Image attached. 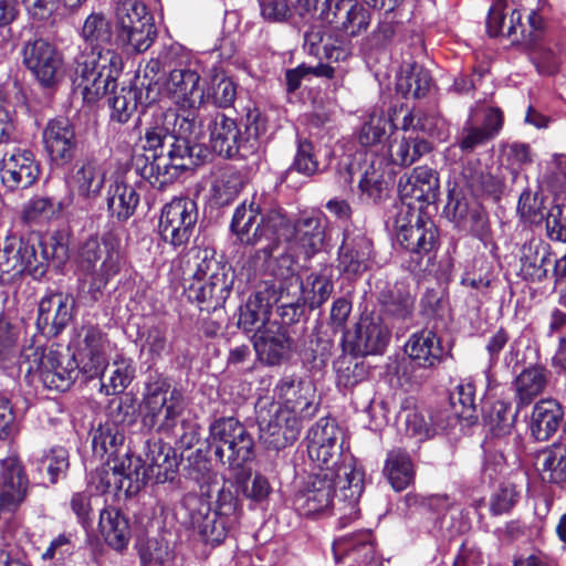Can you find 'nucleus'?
<instances>
[{
    "label": "nucleus",
    "instance_id": "obj_4",
    "mask_svg": "<svg viewBox=\"0 0 566 566\" xmlns=\"http://www.w3.org/2000/svg\"><path fill=\"white\" fill-rule=\"evenodd\" d=\"M20 327L0 315V366L8 368L19 363V371L24 370V379L35 387L42 386L56 394L71 389V371L62 364V354L51 349L45 354L42 346L20 349Z\"/></svg>",
    "mask_w": 566,
    "mask_h": 566
},
{
    "label": "nucleus",
    "instance_id": "obj_22",
    "mask_svg": "<svg viewBox=\"0 0 566 566\" xmlns=\"http://www.w3.org/2000/svg\"><path fill=\"white\" fill-rule=\"evenodd\" d=\"M323 6L319 21L334 25L346 36H359L371 22L370 11L355 0H324Z\"/></svg>",
    "mask_w": 566,
    "mask_h": 566
},
{
    "label": "nucleus",
    "instance_id": "obj_23",
    "mask_svg": "<svg viewBox=\"0 0 566 566\" xmlns=\"http://www.w3.org/2000/svg\"><path fill=\"white\" fill-rule=\"evenodd\" d=\"M178 460L174 448L160 439L148 440L145 444L144 459H133L135 473H143V486L153 481L165 483L174 479Z\"/></svg>",
    "mask_w": 566,
    "mask_h": 566
},
{
    "label": "nucleus",
    "instance_id": "obj_27",
    "mask_svg": "<svg viewBox=\"0 0 566 566\" xmlns=\"http://www.w3.org/2000/svg\"><path fill=\"white\" fill-rule=\"evenodd\" d=\"M374 256V245L364 229L347 224L338 248V266L343 272L357 274L366 271Z\"/></svg>",
    "mask_w": 566,
    "mask_h": 566
},
{
    "label": "nucleus",
    "instance_id": "obj_60",
    "mask_svg": "<svg viewBox=\"0 0 566 566\" xmlns=\"http://www.w3.org/2000/svg\"><path fill=\"white\" fill-rule=\"evenodd\" d=\"M420 130L427 135L444 138L446 122L439 116L432 114H412L403 117L402 129Z\"/></svg>",
    "mask_w": 566,
    "mask_h": 566
},
{
    "label": "nucleus",
    "instance_id": "obj_12",
    "mask_svg": "<svg viewBox=\"0 0 566 566\" xmlns=\"http://www.w3.org/2000/svg\"><path fill=\"white\" fill-rule=\"evenodd\" d=\"M274 235L258 253H262L264 259H269L268 271L277 282V296L286 301L287 298L298 300L303 291V282L297 272L295 249L282 238Z\"/></svg>",
    "mask_w": 566,
    "mask_h": 566
},
{
    "label": "nucleus",
    "instance_id": "obj_29",
    "mask_svg": "<svg viewBox=\"0 0 566 566\" xmlns=\"http://www.w3.org/2000/svg\"><path fill=\"white\" fill-rule=\"evenodd\" d=\"M255 354L260 361L274 366L280 364L290 350V338L279 322L259 326L252 336Z\"/></svg>",
    "mask_w": 566,
    "mask_h": 566
},
{
    "label": "nucleus",
    "instance_id": "obj_55",
    "mask_svg": "<svg viewBox=\"0 0 566 566\" xmlns=\"http://www.w3.org/2000/svg\"><path fill=\"white\" fill-rule=\"evenodd\" d=\"M242 188V176L238 171L226 170L212 184V198L217 205L227 206L238 197Z\"/></svg>",
    "mask_w": 566,
    "mask_h": 566
},
{
    "label": "nucleus",
    "instance_id": "obj_59",
    "mask_svg": "<svg viewBox=\"0 0 566 566\" xmlns=\"http://www.w3.org/2000/svg\"><path fill=\"white\" fill-rule=\"evenodd\" d=\"M485 421L492 434L496 437L509 434L514 426L511 405L502 400L493 402L486 412Z\"/></svg>",
    "mask_w": 566,
    "mask_h": 566
},
{
    "label": "nucleus",
    "instance_id": "obj_28",
    "mask_svg": "<svg viewBox=\"0 0 566 566\" xmlns=\"http://www.w3.org/2000/svg\"><path fill=\"white\" fill-rule=\"evenodd\" d=\"M128 464L122 462L119 465L107 463L98 469L94 476L97 491L101 492H124L125 495L136 494L143 488V473H135L133 458L127 459Z\"/></svg>",
    "mask_w": 566,
    "mask_h": 566
},
{
    "label": "nucleus",
    "instance_id": "obj_20",
    "mask_svg": "<svg viewBox=\"0 0 566 566\" xmlns=\"http://www.w3.org/2000/svg\"><path fill=\"white\" fill-rule=\"evenodd\" d=\"M413 217L415 213H410L409 209L398 214L395 226L397 241L406 250L427 256L429 262L438 247V229L433 221L420 216H417L412 223Z\"/></svg>",
    "mask_w": 566,
    "mask_h": 566
},
{
    "label": "nucleus",
    "instance_id": "obj_36",
    "mask_svg": "<svg viewBox=\"0 0 566 566\" xmlns=\"http://www.w3.org/2000/svg\"><path fill=\"white\" fill-rule=\"evenodd\" d=\"M549 371L542 366L524 368L514 379L513 387L517 406H528L542 395L548 384Z\"/></svg>",
    "mask_w": 566,
    "mask_h": 566
},
{
    "label": "nucleus",
    "instance_id": "obj_19",
    "mask_svg": "<svg viewBox=\"0 0 566 566\" xmlns=\"http://www.w3.org/2000/svg\"><path fill=\"white\" fill-rule=\"evenodd\" d=\"M23 64L44 88L55 87L63 77V59L57 49L44 39L24 44Z\"/></svg>",
    "mask_w": 566,
    "mask_h": 566
},
{
    "label": "nucleus",
    "instance_id": "obj_35",
    "mask_svg": "<svg viewBox=\"0 0 566 566\" xmlns=\"http://www.w3.org/2000/svg\"><path fill=\"white\" fill-rule=\"evenodd\" d=\"M279 302L281 303V307L285 308L283 306V302L285 301L277 296L275 289L272 292H270V290L258 291L249 297L245 306L241 308L239 326L247 332L254 331L255 333L259 326L273 323L274 321L270 319L271 307Z\"/></svg>",
    "mask_w": 566,
    "mask_h": 566
},
{
    "label": "nucleus",
    "instance_id": "obj_52",
    "mask_svg": "<svg viewBox=\"0 0 566 566\" xmlns=\"http://www.w3.org/2000/svg\"><path fill=\"white\" fill-rule=\"evenodd\" d=\"M92 449L96 457L103 458L105 454H114L118 446L124 441L123 430L115 423L106 421L99 424L91 433Z\"/></svg>",
    "mask_w": 566,
    "mask_h": 566
},
{
    "label": "nucleus",
    "instance_id": "obj_62",
    "mask_svg": "<svg viewBox=\"0 0 566 566\" xmlns=\"http://www.w3.org/2000/svg\"><path fill=\"white\" fill-rule=\"evenodd\" d=\"M210 93L206 94V102L212 101L217 107H229L237 96L235 83L224 75H214L211 80Z\"/></svg>",
    "mask_w": 566,
    "mask_h": 566
},
{
    "label": "nucleus",
    "instance_id": "obj_14",
    "mask_svg": "<svg viewBox=\"0 0 566 566\" xmlns=\"http://www.w3.org/2000/svg\"><path fill=\"white\" fill-rule=\"evenodd\" d=\"M208 128L212 150L224 158H233L241 151L251 153L260 135L255 119L242 133L237 122L222 113L212 116Z\"/></svg>",
    "mask_w": 566,
    "mask_h": 566
},
{
    "label": "nucleus",
    "instance_id": "obj_16",
    "mask_svg": "<svg viewBox=\"0 0 566 566\" xmlns=\"http://www.w3.org/2000/svg\"><path fill=\"white\" fill-rule=\"evenodd\" d=\"M120 261L119 243L111 234L101 239L97 235H90L77 250L78 264L92 272L95 280L103 285L119 272Z\"/></svg>",
    "mask_w": 566,
    "mask_h": 566
},
{
    "label": "nucleus",
    "instance_id": "obj_53",
    "mask_svg": "<svg viewBox=\"0 0 566 566\" xmlns=\"http://www.w3.org/2000/svg\"><path fill=\"white\" fill-rule=\"evenodd\" d=\"M166 113H161L155 120L154 125L145 132L144 148L148 153L146 159L150 163L151 156L165 154L164 149L168 147L169 140L172 138L174 124L166 123Z\"/></svg>",
    "mask_w": 566,
    "mask_h": 566
},
{
    "label": "nucleus",
    "instance_id": "obj_17",
    "mask_svg": "<svg viewBox=\"0 0 566 566\" xmlns=\"http://www.w3.org/2000/svg\"><path fill=\"white\" fill-rule=\"evenodd\" d=\"M198 209L189 198H175L161 208L158 232L164 242L172 248H184L193 234Z\"/></svg>",
    "mask_w": 566,
    "mask_h": 566
},
{
    "label": "nucleus",
    "instance_id": "obj_3",
    "mask_svg": "<svg viewBox=\"0 0 566 566\" xmlns=\"http://www.w3.org/2000/svg\"><path fill=\"white\" fill-rule=\"evenodd\" d=\"M184 394L161 374L150 375L139 405L140 423L147 431L170 438L180 449L192 448L200 439L199 426L182 418Z\"/></svg>",
    "mask_w": 566,
    "mask_h": 566
},
{
    "label": "nucleus",
    "instance_id": "obj_25",
    "mask_svg": "<svg viewBox=\"0 0 566 566\" xmlns=\"http://www.w3.org/2000/svg\"><path fill=\"white\" fill-rule=\"evenodd\" d=\"M40 174V165L30 149L15 147L0 160L1 185L9 191L30 188Z\"/></svg>",
    "mask_w": 566,
    "mask_h": 566
},
{
    "label": "nucleus",
    "instance_id": "obj_63",
    "mask_svg": "<svg viewBox=\"0 0 566 566\" xmlns=\"http://www.w3.org/2000/svg\"><path fill=\"white\" fill-rule=\"evenodd\" d=\"M397 27L392 17L381 18L374 31L366 38L365 45L369 51L387 49L395 39Z\"/></svg>",
    "mask_w": 566,
    "mask_h": 566
},
{
    "label": "nucleus",
    "instance_id": "obj_61",
    "mask_svg": "<svg viewBox=\"0 0 566 566\" xmlns=\"http://www.w3.org/2000/svg\"><path fill=\"white\" fill-rule=\"evenodd\" d=\"M99 337L95 331H88L85 335V343L90 349V360L77 365L80 371L87 378H94L104 374L105 357L98 346Z\"/></svg>",
    "mask_w": 566,
    "mask_h": 566
},
{
    "label": "nucleus",
    "instance_id": "obj_6",
    "mask_svg": "<svg viewBox=\"0 0 566 566\" xmlns=\"http://www.w3.org/2000/svg\"><path fill=\"white\" fill-rule=\"evenodd\" d=\"M191 280L185 281V293L191 302L200 304L201 311H214L229 297L234 283L230 265L218 262L208 250H196L189 262Z\"/></svg>",
    "mask_w": 566,
    "mask_h": 566
},
{
    "label": "nucleus",
    "instance_id": "obj_9",
    "mask_svg": "<svg viewBox=\"0 0 566 566\" xmlns=\"http://www.w3.org/2000/svg\"><path fill=\"white\" fill-rule=\"evenodd\" d=\"M208 447L230 469H241L253 458L254 441L235 418H220L209 427Z\"/></svg>",
    "mask_w": 566,
    "mask_h": 566
},
{
    "label": "nucleus",
    "instance_id": "obj_47",
    "mask_svg": "<svg viewBox=\"0 0 566 566\" xmlns=\"http://www.w3.org/2000/svg\"><path fill=\"white\" fill-rule=\"evenodd\" d=\"M406 432L409 436L418 438L420 441L431 438L432 436L444 432L455 426V419L450 418L449 422L444 420V413L439 412L431 417L429 426L423 416L415 410H409L405 416Z\"/></svg>",
    "mask_w": 566,
    "mask_h": 566
},
{
    "label": "nucleus",
    "instance_id": "obj_24",
    "mask_svg": "<svg viewBox=\"0 0 566 566\" xmlns=\"http://www.w3.org/2000/svg\"><path fill=\"white\" fill-rule=\"evenodd\" d=\"M274 211H281V209H271L262 214L261 206L254 199L249 205L244 201L234 210L230 224L231 231L241 243L247 245H256L263 240L268 242L276 235V229L266 224Z\"/></svg>",
    "mask_w": 566,
    "mask_h": 566
},
{
    "label": "nucleus",
    "instance_id": "obj_39",
    "mask_svg": "<svg viewBox=\"0 0 566 566\" xmlns=\"http://www.w3.org/2000/svg\"><path fill=\"white\" fill-rule=\"evenodd\" d=\"M384 475L395 491L406 490L415 478L413 463L409 453L400 448L390 450L385 461Z\"/></svg>",
    "mask_w": 566,
    "mask_h": 566
},
{
    "label": "nucleus",
    "instance_id": "obj_56",
    "mask_svg": "<svg viewBox=\"0 0 566 566\" xmlns=\"http://www.w3.org/2000/svg\"><path fill=\"white\" fill-rule=\"evenodd\" d=\"M62 202H53L46 197L31 198L23 207L22 221L28 224L38 223L41 220L56 219L63 210Z\"/></svg>",
    "mask_w": 566,
    "mask_h": 566
},
{
    "label": "nucleus",
    "instance_id": "obj_46",
    "mask_svg": "<svg viewBox=\"0 0 566 566\" xmlns=\"http://www.w3.org/2000/svg\"><path fill=\"white\" fill-rule=\"evenodd\" d=\"M520 261L524 279L539 282L546 277V263H551V260L537 240H530L523 244Z\"/></svg>",
    "mask_w": 566,
    "mask_h": 566
},
{
    "label": "nucleus",
    "instance_id": "obj_18",
    "mask_svg": "<svg viewBox=\"0 0 566 566\" xmlns=\"http://www.w3.org/2000/svg\"><path fill=\"white\" fill-rule=\"evenodd\" d=\"M201 76L190 62H178L169 70L165 90L174 103L186 116L195 117L196 112L206 103V91L200 84Z\"/></svg>",
    "mask_w": 566,
    "mask_h": 566
},
{
    "label": "nucleus",
    "instance_id": "obj_49",
    "mask_svg": "<svg viewBox=\"0 0 566 566\" xmlns=\"http://www.w3.org/2000/svg\"><path fill=\"white\" fill-rule=\"evenodd\" d=\"M358 198L364 203H377L387 192V184L380 163L371 161L364 170L358 182Z\"/></svg>",
    "mask_w": 566,
    "mask_h": 566
},
{
    "label": "nucleus",
    "instance_id": "obj_42",
    "mask_svg": "<svg viewBox=\"0 0 566 566\" xmlns=\"http://www.w3.org/2000/svg\"><path fill=\"white\" fill-rule=\"evenodd\" d=\"M114 96L108 99L112 108L111 118L118 123H126L136 111L137 105H149L156 101V94L150 96L151 88L147 90L145 101L142 99L140 93L136 87H123L119 92L109 90Z\"/></svg>",
    "mask_w": 566,
    "mask_h": 566
},
{
    "label": "nucleus",
    "instance_id": "obj_15",
    "mask_svg": "<svg viewBox=\"0 0 566 566\" xmlns=\"http://www.w3.org/2000/svg\"><path fill=\"white\" fill-rule=\"evenodd\" d=\"M307 453L322 471L337 472L350 454H343L342 432L329 418H321L307 433Z\"/></svg>",
    "mask_w": 566,
    "mask_h": 566
},
{
    "label": "nucleus",
    "instance_id": "obj_54",
    "mask_svg": "<svg viewBox=\"0 0 566 566\" xmlns=\"http://www.w3.org/2000/svg\"><path fill=\"white\" fill-rule=\"evenodd\" d=\"M450 402L453 415L450 416L447 411H442L447 422H449L450 418H454L455 423L459 418L470 419L475 410V390L473 384L470 381L459 384L450 396Z\"/></svg>",
    "mask_w": 566,
    "mask_h": 566
},
{
    "label": "nucleus",
    "instance_id": "obj_10",
    "mask_svg": "<svg viewBox=\"0 0 566 566\" xmlns=\"http://www.w3.org/2000/svg\"><path fill=\"white\" fill-rule=\"evenodd\" d=\"M268 227L276 229L277 238L289 241L298 253L310 259L323 247L326 230V217L323 213L302 216L292 223L283 211H274L266 221Z\"/></svg>",
    "mask_w": 566,
    "mask_h": 566
},
{
    "label": "nucleus",
    "instance_id": "obj_1",
    "mask_svg": "<svg viewBox=\"0 0 566 566\" xmlns=\"http://www.w3.org/2000/svg\"><path fill=\"white\" fill-rule=\"evenodd\" d=\"M70 233L57 231L51 237L50 247L40 231L20 235L8 234L0 239V284L12 285L23 276L41 280L49 265L66 272L71 258Z\"/></svg>",
    "mask_w": 566,
    "mask_h": 566
},
{
    "label": "nucleus",
    "instance_id": "obj_2",
    "mask_svg": "<svg viewBox=\"0 0 566 566\" xmlns=\"http://www.w3.org/2000/svg\"><path fill=\"white\" fill-rule=\"evenodd\" d=\"M365 488V472L355 459L349 458L335 473L321 471L310 478L304 489L300 490L293 500L295 510L305 516L325 513L334 506L335 490L336 510L339 522L345 526L358 517V502Z\"/></svg>",
    "mask_w": 566,
    "mask_h": 566
},
{
    "label": "nucleus",
    "instance_id": "obj_33",
    "mask_svg": "<svg viewBox=\"0 0 566 566\" xmlns=\"http://www.w3.org/2000/svg\"><path fill=\"white\" fill-rule=\"evenodd\" d=\"M405 352L422 368L438 366L446 356L440 338L430 329H422L410 335L405 345Z\"/></svg>",
    "mask_w": 566,
    "mask_h": 566
},
{
    "label": "nucleus",
    "instance_id": "obj_11",
    "mask_svg": "<svg viewBox=\"0 0 566 566\" xmlns=\"http://www.w3.org/2000/svg\"><path fill=\"white\" fill-rule=\"evenodd\" d=\"M256 422L260 440L268 449L282 450L293 444L302 429L300 417L281 407L268 397L255 403Z\"/></svg>",
    "mask_w": 566,
    "mask_h": 566
},
{
    "label": "nucleus",
    "instance_id": "obj_21",
    "mask_svg": "<svg viewBox=\"0 0 566 566\" xmlns=\"http://www.w3.org/2000/svg\"><path fill=\"white\" fill-rule=\"evenodd\" d=\"M390 328L380 314L366 313L359 317L353 332L344 333V342L355 355L381 354L390 342Z\"/></svg>",
    "mask_w": 566,
    "mask_h": 566
},
{
    "label": "nucleus",
    "instance_id": "obj_31",
    "mask_svg": "<svg viewBox=\"0 0 566 566\" xmlns=\"http://www.w3.org/2000/svg\"><path fill=\"white\" fill-rule=\"evenodd\" d=\"M71 323L69 296L61 293L43 297L39 303L36 326L48 337L59 336Z\"/></svg>",
    "mask_w": 566,
    "mask_h": 566
},
{
    "label": "nucleus",
    "instance_id": "obj_5",
    "mask_svg": "<svg viewBox=\"0 0 566 566\" xmlns=\"http://www.w3.org/2000/svg\"><path fill=\"white\" fill-rule=\"evenodd\" d=\"M165 117L166 123L174 124L168 149L159 156L153 155L151 161L143 169L144 177L158 188L174 182L184 170L203 163L208 155L207 148L192 137L196 129L195 117L180 115L172 109L167 111Z\"/></svg>",
    "mask_w": 566,
    "mask_h": 566
},
{
    "label": "nucleus",
    "instance_id": "obj_44",
    "mask_svg": "<svg viewBox=\"0 0 566 566\" xmlns=\"http://www.w3.org/2000/svg\"><path fill=\"white\" fill-rule=\"evenodd\" d=\"M139 202V195L132 185L116 180L109 186L107 207L112 216L119 221L129 219Z\"/></svg>",
    "mask_w": 566,
    "mask_h": 566
},
{
    "label": "nucleus",
    "instance_id": "obj_30",
    "mask_svg": "<svg viewBox=\"0 0 566 566\" xmlns=\"http://www.w3.org/2000/svg\"><path fill=\"white\" fill-rule=\"evenodd\" d=\"M43 143L54 169L71 163V119L60 115L49 120L43 130Z\"/></svg>",
    "mask_w": 566,
    "mask_h": 566
},
{
    "label": "nucleus",
    "instance_id": "obj_26",
    "mask_svg": "<svg viewBox=\"0 0 566 566\" xmlns=\"http://www.w3.org/2000/svg\"><path fill=\"white\" fill-rule=\"evenodd\" d=\"M275 403L281 410H289L300 420L311 419L316 415L317 403L314 402L315 388L311 381L295 377H283L274 387Z\"/></svg>",
    "mask_w": 566,
    "mask_h": 566
},
{
    "label": "nucleus",
    "instance_id": "obj_64",
    "mask_svg": "<svg viewBox=\"0 0 566 566\" xmlns=\"http://www.w3.org/2000/svg\"><path fill=\"white\" fill-rule=\"evenodd\" d=\"M336 382L338 387L352 388L365 377V367L347 357L335 361Z\"/></svg>",
    "mask_w": 566,
    "mask_h": 566
},
{
    "label": "nucleus",
    "instance_id": "obj_50",
    "mask_svg": "<svg viewBox=\"0 0 566 566\" xmlns=\"http://www.w3.org/2000/svg\"><path fill=\"white\" fill-rule=\"evenodd\" d=\"M504 3L502 0L496 1L489 10V15L486 20V29L488 33L491 36L505 35L507 38L517 34L518 29H521V33H524L523 27L521 24L522 14L520 11L513 10L510 17L509 23L506 22V18L503 13Z\"/></svg>",
    "mask_w": 566,
    "mask_h": 566
},
{
    "label": "nucleus",
    "instance_id": "obj_43",
    "mask_svg": "<svg viewBox=\"0 0 566 566\" xmlns=\"http://www.w3.org/2000/svg\"><path fill=\"white\" fill-rule=\"evenodd\" d=\"M431 150L428 140L409 136L395 137L389 144V156L395 165L409 167Z\"/></svg>",
    "mask_w": 566,
    "mask_h": 566
},
{
    "label": "nucleus",
    "instance_id": "obj_34",
    "mask_svg": "<svg viewBox=\"0 0 566 566\" xmlns=\"http://www.w3.org/2000/svg\"><path fill=\"white\" fill-rule=\"evenodd\" d=\"M564 419L562 405L555 399L537 401L531 412L528 429L537 441H547L559 429Z\"/></svg>",
    "mask_w": 566,
    "mask_h": 566
},
{
    "label": "nucleus",
    "instance_id": "obj_51",
    "mask_svg": "<svg viewBox=\"0 0 566 566\" xmlns=\"http://www.w3.org/2000/svg\"><path fill=\"white\" fill-rule=\"evenodd\" d=\"M431 84L430 73L413 63L402 71L397 80V90L405 96L419 98L424 96Z\"/></svg>",
    "mask_w": 566,
    "mask_h": 566
},
{
    "label": "nucleus",
    "instance_id": "obj_37",
    "mask_svg": "<svg viewBox=\"0 0 566 566\" xmlns=\"http://www.w3.org/2000/svg\"><path fill=\"white\" fill-rule=\"evenodd\" d=\"M98 531L107 545L116 551L124 549L129 542V524L118 509L106 507L101 511Z\"/></svg>",
    "mask_w": 566,
    "mask_h": 566
},
{
    "label": "nucleus",
    "instance_id": "obj_57",
    "mask_svg": "<svg viewBox=\"0 0 566 566\" xmlns=\"http://www.w3.org/2000/svg\"><path fill=\"white\" fill-rule=\"evenodd\" d=\"M542 470L549 482H566V442L554 443L544 452Z\"/></svg>",
    "mask_w": 566,
    "mask_h": 566
},
{
    "label": "nucleus",
    "instance_id": "obj_45",
    "mask_svg": "<svg viewBox=\"0 0 566 566\" xmlns=\"http://www.w3.org/2000/svg\"><path fill=\"white\" fill-rule=\"evenodd\" d=\"M31 465L41 478L46 474L51 483H55L60 478H66V471L70 465L69 451L65 448H52L49 452L34 454L31 459Z\"/></svg>",
    "mask_w": 566,
    "mask_h": 566
},
{
    "label": "nucleus",
    "instance_id": "obj_48",
    "mask_svg": "<svg viewBox=\"0 0 566 566\" xmlns=\"http://www.w3.org/2000/svg\"><path fill=\"white\" fill-rule=\"evenodd\" d=\"M105 181V171L96 160H87L77 169L73 182L77 195L93 198L99 195Z\"/></svg>",
    "mask_w": 566,
    "mask_h": 566
},
{
    "label": "nucleus",
    "instance_id": "obj_7",
    "mask_svg": "<svg viewBox=\"0 0 566 566\" xmlns=\"http://www.w3.org/2000/svg\"><path fill=\"white\" fill-rule=\"evenodd\" d=\"M181 507L186 513L187 523L197 530L206 543H222L235 522L237 503L230 493L219 495L217 506L211 510L210 503L197 494L184 496Z\"/></svg>",
    "mask_w": 566,
    "mask_h": 566
},
{
    "label": "nucleus",
    "instance_id": "obj_41",
    "mask_svg": "<svg viewBox=\"0 0 566 566\" xmlns=\"http://www.w3.org/2000/svg\"><path fill=\"white\" fill-rule=\"evenodd\" d=\"M333 291V283L327 275L323 273H312L303 284V291L298 300L287 298L283 302L284 307L292 308L294 314L301 307V301L308 302L312 310L319 307L327 301Z\"/></svg>",
    "mask_w": 566,
    "mask_h": 566
},
{
    "label": "nucleus",
    "instance_id": "obj_13",
    "mask_svg": "<svg viewBox=\"0 0 566 566\" xmlns=\"http://www.w3.org/2000/svg\"><path fill=\"white\" fill-rule=\"evenodd\" d=\"M117 36L136 52H145L153 44L156 28L153 15L139 0H120L116 7Z\"/></svg>",
    "mask_w": 566,
    "mask_h": 566
},
{
    "label": "nucleus",
    "instance_id": "obj_32",
    "mask_svg": "<svg viewBox=\"0 0 566 566\" xmlns=\"http://www.w3.org/2000/svg\"><path fill=\"white\" fill-rule=\"evenodd\" d=\"M398 191L401 199L419 202H434L439 192V178L436 170L427 166L412 169L409 175L400 177Z\"/></svg>",
    "mask_w": 566,
    "mask_h": 566
},
{
    "label": "nucleus",
    "instance_id": "obj_38",
    "mask_svg": "<svg viewBox=\"0 0 566 566\" xmlns=\"http://www.w3.org/2000/svg\"><path fill=\"white\" fill-rule=\"evenodd\" d=\"M378 301L384 313L395 319L406 321L412 317L416 296L401 283L382 291Z\"/></svg>",
    "mask_w": 566,
    "mask_h": 566
},
{
    "label": "nucleus",
    "instance_id": "obj_8",
    "mask_svg": "<svg viewBox=\"0 0 566 566\" xmlns=\"http://www.w3.org/2000/svg\"><path fill=\"white\" fill-rule=\"evenodd\" d=\"M120 70L122 59L115 51L92 46L91 52L78 62L73 84L81 88L85 103L94 104L109 90H115Z\"/></svg>",
    "mask_w": 566,
    "mask_h": 566
},
{
    "label": "nucleus",
    "instance_id": "obj_58",
    "mask_svg": "<svg viewBox=\"0 0 566 566\" xmlns=\"http://www.w3.org/2000/svg\"><path fill=\"white\" fill-rule=\"evenodd\" d=\"M135 376V368L132 360L120 359L114 361L108 382L103 381L101 391L105 395H117L123 392L132 382Z\"/></svg>",
    "mask_w": 566,
    "mask_h": 566
},
{
    "label": "nucleus",
    "instance_id": "obj_40",
    "mask_svg": "<svg viewBox=\"0 0 566 566\" xmlns=\"http://www.w3.org/2000/svg\"><path fill=\"white\" fill-rule=\"evenodd\" d=\"M444 213L458 228L470 229L480 237L486 233L484 213L476 206L470 207L464 198L449 200L444 208Z\"/></svg>",
    "mask_w": 566,
    "mask_h": 566
}]
</instances>
